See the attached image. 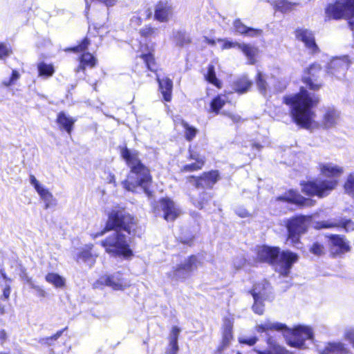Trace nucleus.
<instances>
[{"mask_svg": "<svg viewBox=\"0 0 354 354\" xmlns=\"http://www.w3.org/2000/svg\"><path fill=\"white\" fill-rule=\"evenodd\" d=\"M322 66L318 62L310 64L304 68L301 82L304 86L299 91L286 94L282 97V103L289 107L292 121L299 128L310 129L315 115L313 108L320 102V97L316 93L324 86L320 79Z\"/></svg>", "mask_w": 354, "mask_h": 354, "instance_id": "1", "label": "nucleus"}, {"mask_svg": "<svg viewBox=\"0 0 354 354\" xmlns=\"http://www.w3.org/2000/svg\"><path fill=\"white\" fill-rule=\"evenodd\" d=\"M140 226L137 218L129 212L126 207L118 205L114 206L107 214V220L104 227L99 232L91 234L95 239L106 233L114 231L100 241V245L106 253L114 257L131 259L134 253L128 241L126 232L130 236H136Z\"/></svg>", "mask_w": 354, "mask_h": 354, "instance_id": "2", "label": "nucleus"}, {"mask_svg": "<svg viewBox=\"0 0 354 354\" xmlns=\"http://www.w3.org/2000/svg\"><path fill=\"white\" fill-rule=\"evenodd\" d=\"M120 154L129 168L127 178L122 182L123 187L131 192H136L138 187H141L148 197H151L153 176L150 169L140 158L139 152L124 145L120 147Z\"/></svg>", "mask_w": 354, "mask_h": 354, "instance_id": "3", "label": "nucleus"}, {"mask_svg": "<svg viewBox=\"0 0 354 354\" xmlns=\"http://www.w3.org/2000/svg\"><path fill=\"white\" fill-rule=\"evenodd\" d=\"M255 261L268 263L271 266L280 267L281 274L286 277L293 265L299 260V255L290 250H281L279 246L261 245L256 248Z\"/></svg>", "mask_w": 354, "mask_h": 354, "instance_id": "4", "label": "nucleus"}, {"mask_svg": "<svg viewBox=\"0 0 354 354\" xmlns=\"http://www.w3.org/2000/svg\"><path fill=\"white\" fill-rule=\"evenodd\" d=\"M301 192L312 198L317 196L323 198L328 196L336 187L337 181L335 180H325L324 178H315L299 183Z\"/></svg>", "mask_w": 354, "mask_h": 354, "instance_id": "5", "label": "nucleus"}, {"mask_svg": "<svg viewBox=\"0 0 354 354\" xmlns=\"http://www.w3.org/2000/svg\"><path fill=\"white\" fill-rule=\"evenodd\" d=\"M354 18V0H336L325 8V21Z\"/></svg>", "mask_w": 354, "mask_h": 354, "instance_id": "6", "label": "nucleus"}, {"mask_svg": "<svg viewBox=\"0 0 354 354\" xmlns=\"http://www.w3.org/2000/svg\"><path fill=\"white\" fill-rule=\"evenodd\" d=\"M311 215L298 214L288 219L286 227L287 239L295 245L300 242L301 236L308 231V223L311 221Z\"/></svg>", "mask_w": 354, "mask_h": 354, "instance_id": "7", "label": "nucleus"}, {"mask_svg": "<svg viewBox=\"0 0 354 354\" xmlns=\"http://www.w3.org/2000/svg\"><path fill=\"white\" fill-rule=\"evenodd\" d=\"M221 179V173L217 169L203 171L199 175H189L186 177V182L195 189H212Z\"/></svg>", "mask_w": 354, "mask_h": 354, "instance_id": "8", "label": "nucleus"}, {"mask_svg": "<svg viewBox=\"0 0 354 354\" xmlns=\"http://www.w3.org/2000/svg\"><path fill=\"white\" fill-rule=\"evenodd\" d=\"M200 263L196 255L191 254L187 257L183 263L178 264L171 271L167 273V277L172 280H185L191 273L198 269Z\"/></svg>", "mask_w": 354, "mask_h": 354, "instance_id": "9", "label": "nucleus"}, {"mask_svg": "<svg viewBox=\"0 0 354 354\" xmlns=\"http://www.w3.org/2000/svg\"><path fill=\"white\" fill-rule=\"evenodd\" d=\"M276 201L296 205L299 209L311 207L316 205L317 201L313 198H306L297 190L290 189L285 192V195L279 196Z\"/></svg>", "mask_w": 354, "mask_h": 354, "instance_id": "10", "label": "nucleus"}, {"mask_svg": "<svg viewBox=\"0 0 354 354\" xmlns=\"http://www.w3.org/2000/svg\"><path fill=\"white\" fill-rule=\"evenodd\" d=\"M158 206L153 207V211L161 210L162 212V218L167 221H174L180 215V211L176 207L174 201L169 197H162L159 198Z\"/></svg>", "mask_w": 354, "mask_h": 354, "instance_id": "11", "label": "nucleus"}, {"mask_svg": "<svg viewBox=\"0 0 354 354\" xmlns=\"http://www.w3.org/2000/svg\"><path fill=\"white\" fill-rule=\"evenodd\" d=\"M313 338V332L308 326H298L292 329L289 339V345L301 348L304 346L305 341Z\"/></svg>", "mask_w": 354, "mask_h": 354, "instance_id": "12", "label": "nucleus"}, {"mask_svg": "<svg viewBox=\"0 0 354 354\" xmlns=\"http://www.w3.org/2000/svg\"><path fill=\"white\" fill-rule=\"evenodd\" d=\"M326 237L329 241V248L333 257L351 251V246L345 236L331 234L326 235Z\"/></svg>", "mask_w": 354, "mask_h": 354, "instance_id": "13", "label": "nucleus"}, {"mask_svg": "<svg viewBox=\"0 0 354 354\" xmlns=\"http://www.w3.org/2000/svg\"><path fill=\"white\" fill-rule=\"evenodd\" d=\"M174 15V7L167 0H159L154 5L153 19L159 23H167Z\"/></svg>", "mask_w": 354, "mask_h": 354, "instance_id": "14", "label": "nucleus"}, {"mask_svg": "<svg viewBox=\"0 0 354 354\" xmlns=\"http://www.w3.org/2000/svg\"><path fill=\"white\" fill-rule=\"evenodd\" d=\"M295 35L297 40L302 41L305 47L313 55L317 54L319 52V46H317L314 33L306 28H298L295 30Z\"/></svg>", "mask_w": 354, "mask_h": 354, "instance_id": "15", "label": "nucleus"}, {"mask_svg": "<svg viewBox=\"0 0 354 354\" xmlns=\"http://www.w3.org/2000/svg\"><path fill=\"white\" fill-rule=\"evenodd\" d=\"M187 158L189 160H195V162L183 165L180 169V172L182 174L201 171L206 162L205 157H199L198 153L190 148L188 149Z\"/></svg>", "mask_w": 354, "mask_h": 354, "instance_id": "16", "label": "nucleus"}, {"mask_svg": "<svg viewBox=\"0 0 354 354\" xmlns=\"http://www.w3.org/2000/svg\"><path fill=\"white\" fill-rule=\"evenodd\" d=\"M266 289V283H258L254 284L249 291L254 299V304L252 306V310L254 313L259 315H263L264 312L263 301L265 299L263 297L261 291L265 290Z\"/></svg>", "mask_w": 354, "mask_h": 354, "instance_id": "17", "label": "nucleus"}, {"mask_svg": "<svg viewBox=\"0 0 354 354\" xmlns=\"http://www.w3.org/2000/svg\"><path fill=\"white\" fill-rule=\"evenodd\" d=\"M223 322L221 344L216 348L215 354H222L224 348L229 345L230 341L233 339L234 319L225 317L223 319Z\"/></svg>", "mask_w": 354, "mask_h": 354, "instance_id": "18", "label": "nucleus"}, {"mask_svg": "<svg viewBox=\"0 0 354 354\" xmlns=\"http://www.w3.org/2000/svg\"><path fill=\"white\" fill-rule=\"evenodd\" d=\"M99 287L109 286L113 290H123L130 285L125 282L122 279L116 277L114 275L104 274L99 277L95 282Z\"/></svg>", "mask_w": 354, "mask_h": 354, "instance_id": "19", "label": "nucleus"}, {"mask_svg": "<svg viewBox=\"0 0 354 354\" xmlns=\"http://www.w3.org/2000/svg\"><path fill=\"white\" fill-rule=\"evenodd\" d=\"M320 174L326 178L325 180H335L337 181V186L339 183V178L344 173V169L337 165L332 163H320L318 165Z\"/></svg>", "mask_w": 354, "mask_h": 354, "instance_id": "20", "label": "nucleus"}, {"mask_svg": "<svg viewBox=\"0 0 354 354\" xmlns=\"http://www.w3.org/2000/svg\"><path fill=\"white\" fill-rule=\"evenodd\" d=\"M94 245L88 243L85 245L76 254L75 261L77 263H84L89 268H92L96 263V259L98 255L93 252Z\"/></svg>", "mask_w": 354, "mask_h": 354, "instance_id": "21", "label": "nucleus"}, {"mask_svg": "<svg viewBox=\"0 0 354 354\" xmlns=\"http://www.w3.org/2000/svg\"><path fill=\"white\" fill-rule=\"evenodd\" d=\"M78 65L75 68L76 73H85L87 68H93L98 64L97 59L91 53H81L77 58Z\"/></svg>", "mask_w": 354, "mask_h": 354, "instance_id": "22", "label": "nucleus"}, {"mask_svg": "<svg viewBox=\"0 0 354 354\" xmlns=\"http://www.w3.org/2000/svg\"><path fill=\"white\" fill-rule=\"evenodd\" d=\"M158 90L162 95V100L170 102L172 100L174 84L171 79L168 77L162 78L157 77Z\"/></svg>", "mask_w": 354, "mask_h": 354, "instance_id": "23", "label": "nucleus"}, {"mask_svg": "<svg viewBox=\"0 0 354 354\" xmlns=\"http://www.w3.org/2000/svg\"><path fill=\"white\" fill-rule=\"evenodd\" d=\"M76 120L66 114L64 111H60L57 115L56 123L60 131H64L71 135L74 127Z\"/></svg>", "mask_w": 354, "mask_h": 354, "instance_id": "24", "label": "nucleus"}, {"mask_svg": "<svg viewBox=\"0 0 354 354\" xmlns=\"http://www.w3.org/2000/svg\"><path fill=\"white\" fill-rule=\"evenodd\" d=\"M30 181L31 185L35 187L40 197L45 201L46 207L48 208L50 204L55 201L53 194L48 189L41 186L39 181L34 175H30Z\"/></svg>", "mask_w": 354, "mask_h": 354, "instance_id": "25", "label": "nucleus"}, {"mask_svg": "<svg viewBox=\"0 0 354 354\" xmlns=\"http://www.w3.org/2000/svg\"><path fill=\"white\" fill-rule=\"evenodd\" d=\"M321 354H352V353L344 343L330 342L326 344Z\"/></svg>", "mask_w": 354, "mask_h": 354, "instance_id": "26", "label": "nucleus"}, {"mask_svg": "<svg viewBox=\"0 0 354 354\" xmlns=\"http://www.w3.org/2000/svg\"><path fill=\"white\" fill-rule=\"evenodd\" d=\"M159 28L152 24H147L139 29L138 34L141 39L151 41L159 36Z\"/></svg>", "mask_w": 354, "mask_h": 354, "instance_id": "27", "label": "nucleus"}, {"mask_svg": "<svg viewBox=\"0 0 354 354\" xmlns=\"http://www.w3.org/2000/svg\"><path fill=\"white\" fill-rule=\"evenodd\" d=\"M173 41L175 45L180 48L187 47L192 44V37L183 30H178L174 33Z\"/></svg>", "mask_w": 354, "mask_h": 354, "instance_id": "28", "label": "nucleus"}, {"mask_svg": "<svg viewBox=\"0 0 354 354\" xmlns=\"http://www.w3.org/2000/svg\"><path fill=\"white\" fill-rule=\"evenodd\" d=\"M204 79L206 82L213 85L217 89H221L223 87V83L217 77L215 67L212 64L207 66V72L204 74Z\"/></svg>", "mask_w": 354, "mask_h": 354, "instance_id": "29", "label": "nucleus"}, {"mask_svg": "<svg viewBox=\"0 0 354 354\" xmlns=\"http://www.w3.org/2000/svg\"><path fill=\"white\" fill-rule=\"evenodd\" d=\"M226 104L225 100L223 98V95L218 94L213 97L209 102V109L208 112L214 113V115H218L221 113V109L224 107Z\"/></svg>", "mask_w": 354, "mask_h": 354, "instance_id": "30", "label": "nucleus"}, {"mask_svg": "<svg viewBox=\"0 0 354 354\" xmlns=\"http://www.w3.org/2000/svg\"><path fill=\"white\" fill-rule=\"evenodd\" d=\"M234 26L235 30L241 35L254 37L261 33V30L247 27L240 20H236Z\"/></svg>", "mask_w": 354, "mask_h": 354, "instance_id": "31", "label": "nucleus"}, {"mask_svg": "<svg viewBox=\"0 0 354 354\" xmlns=\"http://www.w3.org/2000/svg\"><path fill=\"white\" fill-rule=\"evenodd\" d=\"M38 76L44 78L52 77L55 72V67L53 64H47L44 62H40L37 65Z\"/></svg>", "mask_w": 354, "mask_h": 354, "instance_id": "32", "label": "nucleus"}, {"mask_svg": "<svg viewBox=\"0 0 354 354\" xmlns=\"http://www.w3.org/2000/svg\"><path fill=\"white\" fill-rule=\"evenodd\" d=\"M337 114L335 110H326L323 115L321 126L324 129H329L333 127L336 123Z\"/></svg>", "mask_w": 354, "mask_h": 354, "instance_id": "33", "label": "nucleus"}, {"mask_svg": "<svg viewBox=\"0 0 354 354\" xmlns=\"http://www.w3.org/2000/svg\"><path fill=\"white\" fill-rule=\"evenodd\" d=\"M239 49L247 57L250 61V64H254L256 62L255 57L258 52L257 48L247 44H240Z\"/></svg>", "mask_w": 354, "mask_h": 354, "instance_id": "34", "label": "nucleus"}, {"mask_svg": "<svg viewBox=\"0 0 354 354\" xmlns=\"http://www.w3.org/2000/svg\"><path fill=\"white\" fill-rule=\"evenodd\" d=\"M153 48L151 47L148 53H142L139 57L143 60L146 68L150 71H155L156 61L153 54Z\"/></svg>", "mask_w": 354, "mask_h": 354, "instance_id": "35", "label": "nucleus"}, {"mask_svg": "<svg viewBox=\"0 0 354 354\" xmlns=\"http://www.w3.org/2000/svg\"><path fill=\"white\" fill-rule=\"evenodd\" d=\"M90 44V39L87 37H85L80 42H78L76 46L66 48L65 51L74 53H86V50L88 49Z\"/></svg>", "mask_w": 354, "mask_h": 354, "instance_id": "36", "label": "nucleus"}, {"mask_svg": "<svg viewBox=\"0 0 354 354\" xmlns=\"http://www.w3.org/2000/svg\"><path fill=\"white\" fill-rule=\"evenodd\" d=\"M212 194L207 192L205 191H203L198 194V198H196L194 202V205L195 207L198 208L199 209H203L207 206L211 199L212 198Z\"/></svg>", "mask_w": 354, "mask_h": 354, "instance_id": "37", "label": "nucleus"}, {"mask_svg": "<svg viewBox=\"0 0 354 354\" xmlns=\"http://www.w3.org/2000/svg\"><path fill=\"white\" fill-rule=\"evenodd\" d=\"M179 123L184 129L185 140L189 142L192 141L198 133V129L189 125V123L183 119H181Z\"/></svg>", "mask_w": 354, "mask_h": 354, "instance_id": "38", "label": "nucleus"}, {"mask_svg": "<svg viewBox=\"0 0 354 354\" xmlns=\"http://www.w3.org/2000/svg\"><path fill=\"white\" fill-rule=\"evenodd\" d=\"M45 280L53 284L55 288H62L65 286V279L59 274L54 272H48L45 276Z\"/></svg>", "mask_w": 354, "mask_h": 354, "instance_id": "39", "label": "nucleus"}, {"mask_svg": "<svg viewBox=\"0 0 354 354\" xmlns=\"http://www.w3.org/2000/svg\"><path fill=\"white\" fill-rule=\"evenodd\" d=\"M252 86V82L246 78H241L234 83V91L242 94L247 92Z\"/></svg>", "mask_w": 354, "mask_h": 354, "instance_id": "40", "label": "nucleus"}, {"mask_svg": "<svg viewBox=\"0 0 354 354\" xmlns=\"http://www.w3.org/2000/svg\"><path fill=\"white\" fill-rule=\"evenodd\" d=\"M255 80H256V84H257V86L258 87L259 92L262 95H266L268 85V83H267L266 79L264 78L263 74L260 71H259L257 73L256 77H255Z\"/></svg>", "mask_w": 354, "mask_h": 354, "instance_id": "41", "label": "nucleus"}, {"mask_svg": "<svg viewBox=\"0 0 354 354\" xmlns=\"http://www.w3.org/2000/svg\"><path fill=\"white\" fill-rule=\"evenodd\" d=\"M286 328V325L281 323L260 324L258 326L259 332H267L268 330H281Z\"/></svg>", "mask_w": 354, "mask_h": 354, "instance_id": "42", "label": "nucleus"}, {"mask_svg": "<svg viewBox=\"0 0 354 354\" xmlns=\"http://www.w3.org/2000/svg\"><path fill=\"white\" fill-rule=\"evenodd\" d=\"M343 187L346 194L354 196V173H351L347 176Z\"/></svg>", "mask_w": 354, "mask_h": 354, "instance_id": "43", "label": "nucleus"}, {"mask_svg": "<svg viewBox=\"0 0 354 354\" xmlns=\"http://www.w3.org/2000/svg\"><path fill=\"white\" fill-rule=\"evenodd\" d=\"M67 330L68 326H66L64 328L57 330L55 334L52 335L51 336L41 339L39 340V342L47 346H51L53 344L52 342L56 341L59 337H60L62 335L63 333Z\"/></svg>", "mask_w": 354, "mask_h": 354, "instance_id": "44", "label": "nucleus"}, {"mask_svg": "<svg viewBox=\"0 0 354 354\" xmlns=\"http://www.w3.org/2000/svg\"><path fill=\"white\" fill-rule=\"evenodd\" d=\"M180 332V329L178 326H173L171 330L170 337H169V346H174L175 348L178 344V339L179 333Z\"/></svg>", "mask_w": 354, "mask_h": 354, "instance_id": "45", "label": "nucleus"}, {"mask_svg": "<svg viewBox=\"0 0 354 354\" xmlns=\"http://www.w3.org/2000/svg\"><path fill=\"white\" fill-rule=\"evenodd\" d=\"M19 78V73L17 70H12L8 80L2 82V85L5 87H10L14 85Z\"/></svg>", "mask_w": 354, "mask_h": 354, "instance_id": "46", "label": "nucleus"}, {"mask_svg": "<svg viewBox=\"0 0 354 354\" xmlns=\"http://www.w3.org/2000/svg\"><path fill=\"white\" fill-rule=\"evenodd\" d=\"M217 41L222 43L221 46L222 50H227V49L234 48H239V45H240V43H239V42L230 41L227 39H221L220 38V39H217Z\"/></svg>", "mask_w": 354, "mask_h": 354, "instance_id": "47", "label": "nucleus"}, {"mask_svg": "<svg viewBox=\"0 0 354 354\" xmlns=\"http://www.w3.org/2000/svg\"><path fill=\"white\" fill-rule=\"evenodd\" d=\"M309 251L316 256H322L324 254V247L322 244L315 242L310 247Z\"/></svg>", "mask_w": 354, "mask_h": 354, "instance_id": "48", "label": "nucleus"}, {"mask_svg": "<svg viewBox=\"0 0 354 354\" xmlns=\"http://www.w3.org/2000/svg\"><path fill=\"white\" fill-rule=\"evenodd\" d=\"M12 53L10 46L4 43H0V59H4Z\"/></svg>", "mask_w": 354, "mask_h": 354, "instance_id": "49", "label": "nucleus"}, {"mask_svg": "<svg viewBox=\"0 0 354 354\" xmlns=\"http://www.w3.org/2000/svg\"><path fill=\"white\" fill-rule=\"evenodd\" d=\"M30 288L33 289L36 292V295L39 298H44L47 296V292L46 290L41 286H37L36 284H33Z\"/></svg>", "mask_w": 354, "mask_h": 354, "instance_id": "50", "label": "nucleus"}, {"mask_svg": "<svg viewBox=\"0 0 354 354\" xmlns=\"http://www.w3.org/2000/svg\"><path fill=\"white\" fill-rule=\"evenodd\" d=\"M21 278L22 279V280L26 283H27L29 287L30 288L35 283L32 279V277H29L27 274V272H26L25 270H24L21 274Z\"/></svg>", "mask_w": 354, "mask_h": 354, "instance_id": "51", "label": "nucleus"}, {"mask_svg": "<svg viewBox=\"0 0 354 354\" xmlns=\"http://www.w3.org/2000/svg\"><path fill=\"white\" fill-rule=\"evenodd\" d=\"M235 214L240 218H248L251 216L250 213L245 208H239L235 211Z\"/></svg>", "mask_w": 354, "mask_h": 354, "instance_id": "52", "label": "nucleus"}, {"mask_svg": "<svg viewBox=\"0 0 354 354\" xmlns=\"http://www.w3.org/2000/svg\"><path fill=\"white\" fill-rule=\"evenodd\" d=\"M344 338L348 341L354 348V329L347 330L344 334Z\"/></svg>", "mask_w": 354, "mask_h": 354, "instance_id": "53", "label": "nucleus"}, {"mask_svg": "<svg viewBox=\"0 0 354 354\" xmlns=\"http://www.w3.org/2000/svg\"><path fill=\"white\" fill-rule=\"evenodd\" d=\"M257 341V338L256 337H251L250 338L242 339L239 341V342L243 344L253 346L256 344Z\"/></svg>", "mask_w": 354, "mask_h": 354, "instance_id": "54", "label": "nucleus"}, {"mask_svg": "<svg viewBox=\"0 0 354 354\" xmlns=\"http://www.w3.org/2000/svg\"><path fill=\"white\" fill-rule=\"evenodd\" d=\"M11 292V288L9 285H6L2 291L1 297L4 300H8Z\"/></svg>", "mask_w": 354, "mask_h": 354, "instance_id": "55", "label": "nucleus"}, {"mask_svg": "<svg viewBox=\"0 0 354 354\" xmlns=\"http://www.w3.org/2000/svg\"><path fill=\"white\" fill-rule=\"evenodd\" d=\"M130 22L135 26H140L142 24L143 20L141 17L136 15L131 18Z\"/></svg>", "mask_w": 354, "mask_h": 354, "instance_id": "56", "label": "nucleus"}, {"mask_svg": "<svg viewBox=\"0 0 354 354\" xmlns=\"http://www.w3.org/2000/svg\"><path fill=\"white\" fill-rule=\"evenodd\" d=\"M223 114L230 118L234 123H239L243 120L241 117L239 115L232 114L227 112L223 113Z\"/></svg>", "mask_w": 354, "mask_h": 354, "instance_id": "57", "label": "nucleus"}, {"mask_svg": "<svg viewBox=\"0 0 354 354\" xmlns=\"http://www.w3.org/2000/svg\"><path fill=\"white\" fill-rule=\"evenodd\" d=\"M144 15L146 20L150 19L152 17H153V13L150 7L146 6L144 8Z\"/></svg>", "mask_w": 354, "mask_h": 354, "instance_id": "58", "label": "nucleus"}, {"mask_svg": "<svg viewBox=\"0 0 354 354\" xmlns=\"http://www.w3.org/2000/svg\"><path fill=\"white\" fill-rule=\"evenodd\" d=\"M318 225H319L318 228H332V227L337 226V225L335 223H328V222H325V221L322 222V223H318Z\"/></svg>", "mask_w": 354, "mask_h": 354, "instance_id": "59", "label": "nucleus"}, {"mask_svg": "<svg viewBox=\"0 0 354 354\" xmlns=\"http://www.w3.org/2000/svg\"><path fill=\"white\" fill-rule=\"evenodd\" d=\"M8 335L7 333L4 329L0 330V342L3 344L7 339Z\"/></svg>", "mask_w": 354, "mask_h": 354, "instance_id": "60", "label": "nucleus"}, {"mask_svg": "<svg viewBox=\"0 0 354 354\" xmlns=\"http://www.w3.org/2000/svg\"><path fill=\"white\" fill-rule=\"evenodd\" d=\"M204 41H205V42L206 44H209L210 46H214L216 44V41L214 39H210V38H209L207 37H205Z\"/></svg>", "mask_w": 354, "mask_h": 354, "instance_id": "61", "label": "nucleus"}, {"mask_svg": "<svg viewBox=\"0 0 354 354\" xmlns=\"http://www.w3.org/2000/svg\"><path fill=\"white\" fill-rule=\"evenodd\" d=\"M181 243L185 245H188L189 246H192L194 244V240L193 239H187L181 241Z\"/></svg>", "mask_w": 354, "mask_h": 354, "instance_id": "62", "label": "nucleus"}, {"mask_svg": "<svg viewBox=\"0 0 354 354\" xmlns=\"http://www.w3.org/2000/svg\"><path fill=\"white\" fill-rule=\"evenodd\" d=\"M251 147L252 149H256L257 150H261L263 148L262 145H261L259 142H253L251 145Z\"/></svg>", "mask_w": 354, "mask_h": 354, "instance_id": "63", "label": "nucleus"}, {"mask_svg": "<svg viewBox=\"0 0 354 354\" xmlns=\"http://www.w3.org/2000/svg\"><path fill=\"white\" fill-rule=\"evenodd\" d=\"M171 346V350L169 352H168V354H177V353L179 350L178 346H176V348L174 346Z\"/></svg>", "mask_w": 354, "mask_h": 354, "instance_id": "64", "label": "nucleus"}]
</instances>
